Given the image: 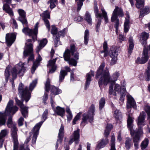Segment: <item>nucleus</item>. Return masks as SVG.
Returning a JSON list of instances; mask_svg holds the SVG:
<instances>
[{
	"label": "nucleus",
	"mask_w": 150,
	"mask_h": 150,
	"mask_svg": "<svg viewBox=\"0 0 150 150\" xmlns=\"http://www.w3.org/2000/svg\"><path fill=\"white\" fill-rule=\"evenodd\" d=\"M17 129L15 125H13L11 127V135L13 138V150H17L18 142V140L17 134Z\"/></svg>",
	"instance_id": "nucleus-7"
},
{
	"label": "nucleus",
	"mask_w": 150,
	"mask_h": 150,
	"mask_svg": "<svg viewBox=\"0 0 150 150\" xmlns=\"http://www.w3.org/2000/svg\"><path fill=\"white\" fill-rule=\"evenodd\" d=\"M51 32L53 35H55L57 33V28L55 26H52Z\"/></svg>",
	"instance_id": "nucleus-61"
},
{
	"label": "nucleus",
	"mask_w": 150,
	"mask_h": 150,
	"mask_svg": "<svg viewBox=\"0 0 150 150\" xmlns=\"http://www.w3.org/2000/svg\"><path fill=\"white\" fill-rule=\"evenodd\" d=\"M50 80L48 78L47 79L46 83L45 84V90L47 92H49L50 87Z\"/></svg>",
	"instance_id": "nucleus-55"
},
{
	"label": "nucleus",
	"mask_w": 150,
	"mask_h": 150,
	"mask_svg": "<svg viewBox=\"0 0 150 150\" xmlns=\"http://www.w3.org/2000/svg\"><path fill=\"white\" fill-rule=\"evenodd\" d=\"M42 60V58L39 54H38V56L36 60L35 61L33 64V67L31 69V73L32 74H33L36 68L38 67L40 64V61Z\"/></svg>",
	"instance_id": "nucleus-27"
},
{
	"label": "nucleus",
	"mask_w": 150,
	"mask_h": 150,
	"mask_svg": "<svg viewBox=\"0 0 150 150\" xmlns=\"http://www.w3.org/2000/svg\"><path fill=\"white\" fill-rule=\"evenodd\" d=\"M30 136H29L26 138L24 145L21 146L20 150H29V149L28 148V145L27 144L30 141Z\"/></svg>",
	"instance_id": "nucleus-38"
},
{
	"label": "nucleus",
	"mask_w": 150,
	"mask_h": 150,
	"mask_svg": "<svg viewBox=\"0 0 150 150\" xmlns=\"http://www.w3.org/2000/svg\"><path fill=\"white\" fill-rule=\"evenodd\" d=\"M136 1V6L137 8L141 9L144 6V0H135Z\"/></svg>",
	"instance_id": "nucleus-41"
},
{
	"label": "nucleus",
	"mask_w": 150,
	"mask_h": 150,
	"mask_svg": "<svg viewBox=\"0 0 150 150\" xmlns=\"http://www.w3.org/2000/svg\"><path fill=\"white\" fill-rule=\"evenodd\" d=\"M129 21V15L127 18H126L125 21L124 25V32L125 33H127L128 32L129 28V24L130 23Z\"/></svg>",
	"instance_id": "nucleus-36"
},
{
	"label": "nucleus",
	"mask_w": 150,
	"mask_h": 150,
	"mask_svg": "<svg viewBox=\"0 0 150 150\" xmlns=\"http://www.w3.org/2000/svg\"><path fill=\"white\" fill-rule=\"evenodd\" d=\"M56 58L53 59V60H49V61L48 64L47 65V66H50L51 67L55 66H54V64L56 62Z\"/></svg>",
	"instance_id": "nucleus-59"
},
{
	"label": "nucleus",
	"mask_w": 150,
	"mask_h": 150,
	"mask_svg": "<svg viewBox=\"0 0 150 150\" xmlns=\"http://www.w3.org/2000/svg\"><path fill=\"white\" fill-rule=\"evenodd\" d=\"M129 47L128 50V54L130 55L133 49L134 43L133 41L132 37L130 36L129 39Z\"/></svg>",
	"instance_id": "nucleus-33"
},
{
	"label": "nucleus",
	"mask_w": 150,
	"mask_h": 150,
	"mask_svg": "<svg viewBox=\"0 0 150 150\" xmlns=\"http://www.w3.org/2000/svg\"><path fill=\"white\" fill-rule=\"evenodd\" d=\"M73 136V137L71 138L69 141V143L71 144L74 142H75V143L77 144L78 143V142L79 138V133L78 130L74 131Z\"/></svg>",
	"instance_id": "nucleus-24"
},
{
	"label": "nucleus",
	"mask_w": 150,
	"mask_h": 150,
	"mask_svg": "<svg viewBox=\"0 0 150 150\" xmlns=\"http://www.w3.org/2000/svg\"><path fill=\"white\" fill-rule=\"evenodd\" d=\"M94 10L96 17L98 18V21L96 26V30L97 32H98L101 23L102 14L99 13L98 9L96 4H94Z\"/></svg>",
	"instance_id": "nucleus-11"
},
{
	"label": "nucleus",
	"mask_w": 150,
	"mask_h": 150,
	"mask_svg": "<svg viewBox=\"0 0 150 150\" xmlns=\"http://www.w3.org/2000/svg\"><path fill=\"white\" fill-rule=\"evenodd\" d=\"M123 83H122V85L123 86V88L122 89V90L121 91V93L120 94H121L120 96V100L122 101L123 102L124 100L126 94V91L125 87V83L124 81H123Z\"/></svg>",
	"instance_id": "nucleus-28"
},
{
	"label": "nucleus",
	"mask_w": 150,
	"mask_h": 150,
	"mask_svg": "<svg viewBox=\"0 0 150 150\" xmlns=\"http://www.w3.org/2000/svg\"><path fill=\"white\" fill-rule=\"evenodd\" d=\"M114 117L117 120H119L122 118V114L120 110L116 109L114 112Z\"/></svg>",
	"instance_id": "nucleus-37"
},
{
	"label": "nucleus",
	"mask_w": 150,
	"mask_h": 150,
	"mask_svg": "<svg viewBox=\"0 0 150 150\" xmlns=\"http://www.w3.org/2000/svg\"><path fill=\"white\" fill-rule=\"evenodd\" d=\"M54 110L57 115L62 117H63L65 114L64 109L59 106L57 107L55 109H54Z\"/></svg>",
	"instance_id": "nucleus-34"
},
{
	"label": "nucleus",
	"mask_w": 150,
	"mask_h": 150,
	"mask_svg": "<svg viewBox=\"0 0 150 150\" xmlns=\"http://www.w3.org/2000/svg\"><path fill=\"white\" fill-rule=\"evenodd\" d=\"M127 115L128 116V119L127 120V127L129 129L130 131V134L131 136L134 135V133L136 132H137L139 131V129H141L142 130V133H143L142 129L141 127L138 128V129H136L135 130H134L133 129V120L132 119V115L131 114H130L129 112L127 113Z\"/></svg>",
	"instance_id": "nucleus-8"
},
{
	"label": "nucleus",
	"mask_w": 150,
	"mask_h": 150,
	"mask_svg": "<svg viewBox=\"0 0 150 150\" xmlns=\"http://www.w3.org/2000/svg\"><path fill=\"white\" fill-rule=\"evenodd\" d=\"M124 16V14L122 9L118 6H116L113 12L111 17L112 19H114L118 18V16L122 17Z\"/></svg>",
	"instance_id": "nucleus-15"
},
{
	"label": "nucleus",
	"mask_w": 150,
	"mask_h": 150,
	"mask_svg": "<svg viewBox=\"0 0 150 150\" xmlns=\"http://www.w3.org/2000/svg\"><path fill=\"white\" fill-rule=\"evenodd\" d=\"M65 69L66 71L64 70H61L59 74V81H62L64 79L65 76L67 74V72H70V69L67 66L65 67Z\"/></svg>",
	"instance_id": "nucleus-26"
},
{
	"label": "nucleus",
	"mask_w": 150,
	"mask_h": 150,
	"mask_svg": "<svg viewBox=\"0 0 150 150\" xmlns=\"http://www.w3.org/2000/svg\"><path fill=\"white\" fill-rule=\"evenodd\" d=\"M145 116L146 115L143 112L140 113V115L138 117L137 122L138 128L141 127L142 129V127L145 125Z\"/></svg>",
	"instance_id": "nucleus-18"
},
{
	"label": "nucleus",
	"mask_w": 150,
	"mask_h": 150,
	"mask_svg": "<svg viewBox=\"0 0 150 150\" xmlns=\"http://www.w3.org/2000/svg\"><path fill=\"white\" fill-rule=\"evenodd\" d=\"M37 83V80L35 79L30 84L29 87V89L30 91H32L36 86Z\"/></svg>",
	"instance_id": "nucleus-53"
},
{
	"label": "nucleus",
	"mask_w": 150,
	"mask_h": 150,
	"mask_svg": "<svg viewBox=\"0 0 150 150\" xmlns=\"http://www.w3.org/2000/svg\"><path fill=\"white\" fill-rule=\"evenodd\" d=\"M119 41L120 42L126 40V38L123 35L120 34L118 36Z\"/></svg>",
	"instance_id": "nucleus-63"
},
{
	"label": "nucleus",
	"mask_w": 150,
	"mask_h": 150,
	"mask_svg": "<svg viewBox=\"0 0 150 150\" xmlns=\"http://www.w3.org/2000/svg\"><path fill=\"white\" fill-rule=\"evenodd\" d=\"M148 65L147 69L144 73V77L146 81H149L150 80V59L148 62Z\"/></svg>",
	"instance_id": "nucleus-32"
},
{
	"label": "nucleus",
	"mask_w": 150,
	"mask_h": 150,
	"mask_svg": "<svg viewBox=\"0 0 150 150\" xmlns=\"http://www.w3.org/2000/svg\"><path fill=\"white\" fill-rule=\"evenodd\" d=\"M105 67V63L102 62L97 70L95 76L96 79L99 78L98 84L101 90L103 88V86H106L109 83L115 82L119 75V72H116L111 78L108 70L106 69H104Z\"/></svg>",
	"instance_id": "nucleus-1"
},
{
	"label": "nucleus",
	"mask_w": 150,
	"mask_h": 150,
	"mask_svg": "<svg viewBox=\"0 0 150 150\" xmlns=\"http://www.w3.org/2000/svg\"><path fill=\"white\" fill-rule=\"evenodd\" d=\"M149 36V34L148 33L145 32H142L140 35V39L144 40H147Z\"/></svg>",
	"instance_id": "nucleus-51"
},
{
	"label": "nucleus",
	"mask_w": 150,
	"mask_h": 150,
	"mask_svg": "<svg viewBox=\"0 0 150 150\" xmlns=\"http://www.w3.org/2000/svg\"><path fill=\"white\" fill-rule=\"evenodd\" d=\"M64 134V127L63 125H61L60 129L59 130L58 134V139L57 140L56 144V148L57 149L58 147V143H61L62 139Z\"/></svg>",
	"instance_id": "nucleus-23"
},
{
	"label": "nucleus",
	"mask_w": 150,
	"mask_h": 150,
	"mask_svg": "<svg viewBox=\"0 0 150 150\" xmlns=\"http://www.w3.org/2000/svg\"><path fill=\"white\" fill-rule=\"evenodd\" d=\"M16 36L13 34L7 33L6 35V40L8 45L10 46L14 42Z\"/></svg>",
	"instance_id": "nucleus-21"
},
{
	"label": "nucleus",
	"mask_w": 150,
	"mask_h": 150,
	"mask_svg": "<svg viewBox=\"0 0 150 150\" xmlns=\"http://www.w3.org/2000/svg\"><path fill=\"white\" fill-rule=\"evenodd\" d=\"M43 20L47 28H48V31H50V26L49 21L47 18H50V13L47 11H45L42 13Z\"/></svg>",
	"instance_id": "nucleus-19"
},
{
	"label": "nucleus",
	"mask_w": 150,
	"mask_h": 150,
	"mask_svg": "<svg viewBox=\"0 0 150 150\" xmlns=\"http://www.w3.org/2000/svg\"><path fill=\"white\" fill-rule=\"evenodd\" d=\"M65 33V31L64 30L61 31H59L56 36V38H55V40H54L55 43V46L57 47L59 44L60 42L58 43L59 42V39L60 36H63Z\"/></svg>",
	"instance_id": "nucleus-35"
},
{
	"label": "nucleus",
	"mask_w": 150,
	"mask_h": 150,
	"mask_svg": "<svg viewBox=\"0 0 150 150\" xmlns=\"http://www.w3.org/2000/svg\"><path fill=\"white\" fill-rule=\"evenodd\" d=\"M47 42L46 39H43L40 42L39 45L36 48V51L37 53H38L40 51L43 47L47 44Z\"/></svg>",
	"instance_id": "nucleus-30"
},
{
	"label": "nucleus",
	"mask_w": 150,
	"mask_h": 150,
	"mask_svg": "<svg viewBox=\"0 0 150 150\" xmlns=\"http://www.w3.org/2000/svg\"><path fill=\"white\" fill-rule=\"evenodd\" d=\"M42 124V122L37 123L33 127L32 131V133L33 134L32 139V144L35 143L38 135L39 134V131L40 128Z\"/></svg>",
	"instance_id": "nucleus-10"
},
{
	"label": "nucleus",
	"mask_w": 150,
	"mask_h": 150,
	"mask_svg": "<svg viewBox=\"0 0 150 150\" xmlns=\"http://www.w3.org/2000/svg\"><path fill=\"white\" fill-rule=\"evenodd\" d=\"M127 108H133L135 109L136 108V104L133 98L131 96H127Z\"/></svg>",
	"instance_id": "nucleus-20"
},
{
	"label": "nucleus",
	"mask_w": 150,
	"mask_h": 150,
	"mask_svg": "<svg viewBox=\"0 0 150 150\" xmlns=\"http://www.w3.org/2000/svg\"><path fill=\"white\" fill-rule=\"evenodd\" d=\"M95 106L93 104H92L89 108L87 114L85 116V124L86 121H88L90 123L92 122L94 120L95 115Z\"/></svg>",
	"instance_id": "nucleus-9"
},
{
	"label": "nucleus",
	"mask_w": 150,
	"mask_h": 150,
	"mask_svg": "<svg viewBox=\"0 0 150 150\" xmlns=\"http://www.w3.org/2000/svg\"><path fill=\"white\" fill-rule=\"evenodd\" d=\"M12 117H10L8 119V121L7 122V125L8 127L10 128L13 125H12Z\"/></svg>",
	"instance_id": "nucleus-62"
},
{
	"label": "nucleus",
	"mask_w": 150,
	"mask_h": 150,
	"mask_svg": "<svg viewBox=\"0 0 150 150\" xmlns=\"http://www.w3.org/2000/svg\"><path fill=\"white\" fill-rule=\"evenodd\" d=\"M148 50H146L145 48L143 49L141 58L139 57H138L136 60V62L140 64L146 63L148 61L149 58L148 54Z\"/></svg>",
	"instance_id": "nucleus-13"
},
{
	"label": "nucleus",
	"mask_w": 150,
	"mask_h": 150,
	"mask_svg": "<svg viewBox=\"0 0 150 150\" xmlns=\"http://www.w3.org/2000/svg\"><path fill=\"white\" fill-rule=\"evenodd\" d=\"M21 98H22V99H22V102L21 101H20V100H18V98L17 97H16L15 98V101H16V102L18 106H19L20 107V108H22V107L24 106L23 104V100H24V98H23L22 97H21Z\"/></svg>",
	"instance_id": "nucleus-49"
},
{
	"label": "nucleus",
	"mask_w": 150,
	"mask_h": 150,
	"mask_svg": "<svg viewBox=\"0 0 150 150\" xmlns=\"http://www.w3.org/2000/svg\"><path fill=\"white\" fill-rule=\"evenodd\" d=\"M23 84L22 83H21L19 85L18 91L21 97L24 98L27 102L30 99V94L28 90L27 87H25L24 89H23Z\"/></svg>",
	"instance_id": "nucleus-6"
},
{
	"label": "nucleus",
	"mask_w": 150,
	"mask_h": 150,
	"mask_svg": "<svg viewBox=\"0 0 150 150\" xmlns=\"http://www.w3.org/2000/svg\"><path fill=\"white\" fill-rule=\"evenodd\" d=\"M111 21L112 22L115 21V23L114 25V27L115 28V29H116V30H117V29H118L119 25V20L118 18L112 19V17H111Z\"/></svg>",
	"instance_id": "nucleus-48"
},
{
	"label": "nucleus",
	"mask_w": 150,
	"mask_h": 150,
	"mask_svg": "<svg viewBox=\"0 0 150 150\" xmlns=\"http://www.w3.org/2000/svg\"><path fill=\"white\" fill-rule=\"evenodd\" d=\"M108 142V139L107 138H106L105 139H102L97 145L96 147V149H99L104 147Z\"/></svg>",
	"instance_id": "nucleus-29"
},
{
	"label": "nucleus",
	"mask_w": 150,
	"mask_h": 150,
	"mask_svg": "<svg viewBox=\"0 0 150 150\" xmlns=\"http://www.w3.org/2000/svg\"><path fill=\"white\" fill-rule=\"evenodd\" d=\"M23 55L25 57L29 56L28 60V62L30 61L33 60L34 58L33 53V45L32 44L25 43V46L23 51Z\"/></svg>",
	"instance_id": "nucleus-4"
},
{
	"label": "nucleus",
	"mask_w": 150,
	"mask_h": 150,
	"mask_svg": "<svg viewBox=\"0 0 150 150\" xmlns=\"http://www.w3.org/2000/svg\"><path fill=\"white\" fill-rule=\"evenodd\" d=\"M111 52L110 54V56L112 58L110 63L111 65H113L115 64L117 61L118 50L117 47H115L111 49Z\"/></svg>",
	"instance_id": "nucleus-14"
},
{
	"label": "nucleus",
	"mask_w": 150,
	"mask_h": 150,
	"mask_svg": "<svg viewBox=\"0 0 150 150\" xmlns=\"http://www.w3.org/2000/svg\"><path fill=\"white\" fill-rule=\"evenodd\" d=\"M51 91L52 93L50 95L51 96L52 95V93L54 95H57L61 93L62 92V91L60 89H59L54 86L52 87L51 89Z\"/></svg>",
	"instance_id": "nucleus-43"
},
{
	"label": "nucleus",
	"mask_w": 150,
	"mask_h": 150,
	"mask_svg": "<svg viewBox=\"0 0 150 150\" xmlns=\"http://www.w3.org/2000/svg\"><path fill=\"white\" fill-rule=\"evenodd\" d=\"M105 103V99L104 98H102L99 100V110L100 111L104 108Z\"/></svg>",
	"instance_id": "nucleus-44"
},
{
	"label": "nucleus",
	"mask_w": 150,
	"mask_h": 150,
	"mask_svg": "<svg viewBox=\"0 0 150 150\" xmlns=\"http://www.w3.org/2000/svg\"><path fill=\"white\" fill-rule=\"evenodd\" d=\"M113 86L112 85H111L109 87V94L111 95L113 94L114 96H116V93L115 92H114L113 91Z\"/></svg>",
	"instance_id": "nucleus-60"
},
{
	"label": "nucleus",
	"mask_w": 150,
	"mask_h": 150,
	"mask_svg": "<svg viewBox=\"0 0 150 150\" xmlns=\"http://www.w3.org/2000/svg\"><path fill=\"white\" fill-rule=\"evenodd\" d=\"M132 145L131 139L129 137H126L125 139V147L127 149L129 150Z\"/></svg>",
	"instance_id": "nucleus-40"
},
{
	"label": "nucleus",
	"mask_w": 150,
	"mask_h": 150,
	"mask_svg": "<svg viewBox=\"0 0 150 150\" xmlns=\"http://www.w3.org/2000/svg\"><path fill=\"white\" fill-rule=\"evenodd\" d=\"M48 113V110L47 109H46L44 111L42 115V121L40 122H42V123L47 118V115Z\"/></svg>",
	"instance_id": "nucleus-57"
},
{
	"label": "nucleus",
	"mask_w": 150,
	"mask_h": 150,
	"mask_svg": "<svg viewBox=\"0 0 150 150\" xmlns=\"http://www.w3.org/2000/svg\"><path fill=\"white\" fill-rule=\"evenodd\" d=\"M76 51V48L75 45H70V52L71 54L73 55L74 52Z\"/></svg>",
	"instance_id": "nucleus-64"
},
{
	"label": "nucleus",
	"mask_w": 150,
	"mask_h": 150,
	"mask_svg": "<svg viewBox=\"0 0 150 150\" xmlns=\"http://www.w3.org/2000/svg\"><path fill=\"white\" fill-rule=\"evenodd\" d=\"M57 0H50L47 2L48 4L50 3V6L51 9H52L55 7L56 4H57Z\"/></svg>",
	"instance_id": "nucleus-50"
},
{
	"label": "nucleus",
	"mask_w": 150,
	"mask_h": 150,
	"mask_svg": "<svg viewBox=\"0 0 150 150\" xmlns=\"http://www.w3.org/2000/svg\"><path fill=\"white\" fill-rule=\"evenodd\" d=\"M21 112L23 116L25 118L28 116V107L24 106L22 108H21Z\"/></svg>",
	"instance_id": "nucleus-42"
},
{
	"label": "nucleus",
	"mask_w": 150,
	"mask_h": 150,
	"mask_svg": "<svg viewBox=\"0 0 150 150\" xmlns=\"http://www.w3.org/2000/svg\"><path fill=\"white\" fill-rule=\"evenodd\" d=\"M115 138L112 136L111 141V149L110 150H116L115 148Z\"/></svg>",
	"instance_id": "nucleus-47"
},
{
	"label": "nucleus",
	"mask_w": 150,
	"mask_h": 150,
	"mask_svg": "<svg viewBox=\"0 0 150 150\" xmlns=\"http://www.w3.org/2000/svg\"><path fill=\"white\" fill-rule=\"evenodd\" d=\"M142 133V130L140 129L139 131L137 132H135L134 133V135L133 136V142L135 148L138 149L139 144L140 140V137Z\"/></svg>",
	"instance_id": "nucleus-16"
},
{
	"label": "nucleus",
	"mask_w": 150,
	"mask_h": 150,
	"mask_svg": "<svg viewBox=\"0 0 150 150\" xmlns=\"http://www.w3.org/2000/svg\"><path fill=\"white\" fill-rule=\"evenodd\" d=\"M94 76V72L91 70L87 74L86 77V85H85V88L86 89L88 87L90 82L92 80V77Z\"/></svg>",
	"instance_id": "nucleus-22"
},
{
	"label": "nucleus",
	"mask_w": 150,
	"mask_h": 150,
	"mask_svg": "<svg viewBox=\"0 0 150 150\" xmlns=\"http://www.w3.org/2000/svg\"><path fill=\"white\" fill-rule=\"evenodd\" d=\"M85 20L88 23V24L91 25L92 24V19L91 16L88 11H86L85 15Z\"/></svg>",
	"instance_id": "nucleus-39"
},
{
	"label": "nucleus",
	"mask_w": 150,
	"mask_h": 150,
	"mask_svg": "<svg viewBox=\"0 0 150 150\" xmlns=\"http://www.w3.org/2000/svg\"><path fill=\"white\" fill-rule=\"evenodd\" d=\"M150 12V8L148 6H146L140 12V16L143 15H146L148 14Z\"/></svg>",
	"instance_id": "nucleus-46"
},
{
	"label": "nucleus",
	"mask_w": 150,
	"mask_h": 150,
	"mask_svg": "<svg viewBox=\"0 0 150 150\" xmlns=\"http://www.w3.org/2000/svg\"><path fill=\"white\" fill-rule=\"evenodd\" d=\"M82 113L80 112L78 113L77 115L75 116L74 119L73 121L72 122V124L73 125L76 124V121L78 120L80 118V115Z\"/></svg>",
	"instance_id": "nucleus-58"
},
{
	"label": "nucleus",
	"mask_w": 150,
	"mask_h": 150,
	"mask_svg": "<svg viewBox=\"0 0 150 150\" xmlns=\"http://www.w3.org/2000/svg\"><path fill=\"white\" fill-rule=\"evenodd\" d=\"M149 144V140L147 138H145L142 142L141 144V149L142 150L146 148Z\"/></svg>",
	"instance_id": "nucleus-45"
},
{
	"label": "nucleus",
	"mask_w": 150,
	"mask_h": 150,
	"mask_svg": "<svg viewBox=\"0 0 150 150\" xmlns=\"http://www.w3.org/2000/svg\"><path fill=\"white\" fill-rule=\"evenodd\" d=\"M89 33L87 30H85V45H87L88 43L89 37Z\"/></svg>",
	"instance_id": "nucleus-54"
},
{
	"label": "nucleus",
	"mask_w": 150,
	"mask_h": 150,
	"mask_svg": "<svg viewBox=\"0 0 150 150\" xmlns=\"http://www.w3.org/2000/svg\"><path fill=\"white\" fill-rule=\"evenodd\" d=\"M24 63L20 62L12 68H11V65H8L5 71L4 75L6 81H8L11 75L13 79H16L17 74L20 76H22L26 69V67L24 66Z\"/></svg>",
	"instance_id": "nucleus-2"
},
{
	"label": "nucleus",
	"mask_w": 150,
	"mask_h": 150,
	"mask_svg": "<svg viewBox=\"0 0 150 150\" xmlns=\"http://www.w3.org/2000/svg\"><path fill=\"white\" fill-rule=\"evenodd\" d=\"M13 100H9L6 108L5 112L2 113L0 112V126L5 124L7 115H10L11 112L13 115L18 110L17 107L13 106Z\"/></svg>",
	"instance_id": "nucleus-3"
},
{
	"label": "nucleus",
	"mask_w": 150,
	"mask_h": 150,
	"mask_svg": "<svg viewBox=\"0 0 150 150\" xmlns=\"http://www.w3.org/2000/svg\"><path fill=\"white\" fill-rule=\"evenodd\" d=\"M9 4H4L3 9V10L8 13L11 16H12L13 15V12L11 9L10 7Z\"/></svg>",
	"instance_id": "nucleus-31"
},
{
	"label": "nucleus",
	"mask_w": 150,
	"mask_h": 150,
	"mask_svg": "<svg viewBox=\"0 0 150 150\" xmlns=\"http://www.w3.org/2000/svg\"><path fill=\"white\" fill-rule=\"evenodd\" d=\"M8 133V131L7 129L1 130L0 133V148L2 147L4 141V138L7 135Z\"/></svg>",
	"instance_id": "nucleus-25"
},
{
	"label": "nucleus",
	"mask_w": 150,
	"mask_h": 150,
	"mask_svg": "<svg viewBox=\"0 0 150 150\" xmlns=\"http://www.w3.org/2000/svg\"><path fill=\"white\" fill-rule=\"evenodd\" d=\"M18 11L20 16L18 17L19 21L22 23L23 25H27L28 22L25 18V12L23 10L21 9H19Z\"/></svg>",
	"instance_id": "nucleus-17"
},
{
	"label": "nucleus",
	"mask_w": 150,
	"mask_h": 150,
	"mask_svg": "<svg viewBox=\"0 0 150 150\" xmlns=\"http://www.w3.org/2000/svg\"><path fill=\"white\" fill-rule=\"evenodd\" d=\"M71 54L70 50H66L64 53L63 57L65 61H67L69 64L74 66H76V62L75 60L71 58Z\"/></svg>",
	"instance_id": "nucleus-12"
},
{
	"label": "nucleus",
	"mask_w": 150,
	"mask_h": 150,
	"mask_svg": "<svg viewBox=\"0 0 150 150\" xmlns=\"http://www.w3.org/2000/svg\"><path fill=\"white\" fill-rule=\"evenodd\" d=\"M38 25L39 23H37L33 30L30 29L28 27H26L23 28L22 31L25 34L28 35L29 36L31 37L33 40L35 41L37 39Z\"/></svg>",
	"instance_id": "nucleus-5"
},
{
	"label": "nucleus",
	"mask_w": 150,
	"mask_h": 150,
	"mask_svg": "<svg viewBox=\"0 0 150 150\" xmlns=\"http://www.w3.org/2000/svg\"><path fill=\"white\" fill-rule=\"evenodd\" d=\"M101 11L103 17L104 18L105 22L106 23L108 22V18L107 16V13L103 8L101 9Z\"/></svg>",
	"instance_id": "nucleus-52"
},
{
	"label": "nucleus",
	"mask_w": 150,
	"mask_h": 150,
	"mask_svg": "<svg viewBox=\"0 0 150 150\" xmlns=\"http://www.w3.org/2000/svg\"><path fill=\"white\" fill-rule=\"evenodd\" d=\"M122 89L123 88H121V87L119 84H116L114 86V91L117 92L118 93H120L121 90L122 92Z\"/></svg>",
	"instance_id": "nucleus-56"
}]
</instances>
